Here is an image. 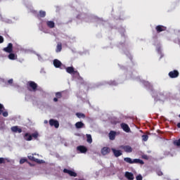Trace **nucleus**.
<instances>
[{
	"label": "nucleus",
	"mask_w": 180,
	"mask_h": 180,
	"mask_svg": "<svg viewBox=\"0 0 180 180\" xmlns=\"http://www.w3.org/2000/svg\"><path fill=\"white\" fill-rule=\"evenodd\" d=\"M124 161H125V162H127V163H129V164L144 165V162L142 160H140V159H134V160H132L130 158H124Z\"/></svg>",
	"instance_id": "1"
},
{
	"label": "nucleus",
	"mask_w": 180,
	"mask_h": 180,
	"mask_svg": "<svg viewBox=\"0 0 180 180\" xmlns=\"http://www.w3.org/2000/svg\"><path fill=\"white\" fill-rule=\"evenodd\" d=\"M27 86L31 88L32 91H37V87H38V84L37 83H35L33 81H29L27 84ZM28 88V89L30 91H31V89Z\"/></svg>",
	"instance_id": "2"
},
{
	"label": "nucleus",
	"mask_w": 180,
	"mask_h": 180,
	"mask_svg": "<svg viewBox=\"0 0 180 180\" xmlns=\"http://www.w3.org/2000/svg\"><path fill=\"white\" fill-rule=\"evenodd\" d=\"M3 51L9 53H12L13 51V45L12 43L8 44L7 46L3 49Z\"/></svg>",
	"instance_id": "3"
},
{
	"label": "nucleus",
	"mask_w": 180,
	"mask_h": 180,
	"mask_svg": "<svg viewBox=\"0 0 180 180\" xmlns=\"http://www.w3.org/2000/svg\"><path fill=\"white\" fill-rule=\"evenodd\" d=\"M49 123L51 127H54L56 129L60 126L59 122L53 119L49 120Z\"/></svg>",
	"instance_id": "4"
},
{
	"label": "nucleus",
	"mask_w": 180,
	"mask_h": 180,
	"mask_svg": "<svg viewBox=\"0 0 180 180\" xmlns=\"http://www.w3.org/2000/svg\"><path fill=\"white\" fill-rule=\"evenodd\" d=\"M65 70L69 74H73V75L79 74L77 70H75V68L73 67H68L65 68Z\"/></svg>",
	"instance_id": "5"
},
{
	"label": "nucleus",
	"mask_w": 180,
	"mask_h": 180,
	"mask_svg": "<svg viewBox=\"0 0 180 180\" xmlns=\"http://www.w3.org/2000/svg\"><path fill=\"white\" fill-rule=\"evenodd\" d=\"M179 72L176 70L170 71V72L169 73V77H170V78H176L179 77Z\"/></svg>",
	"instance_id": "6"
},
{
	"label": "nucleus",
	"mask_w": 180,
	"mask_h": 180,
	"mask_svg": "<svg viewBox=\"0 0 180 180\" xmlns=\"http://www.w3.org/2000/svg\"><path fill=\"white\" fill-rule=\"evenodd\" d=\"M155 29L156 30V32L161 33V32H165V30H167V27H165L163 25H158Z\"/></svg>",
	"instance_id": "7"
},
{
	"label": "nucleus",
	"mask_w": 180,
	"mask_h": 180,
	"mask_svg": "<svg viewBox=\"0 0 180 180\" xmlns=\"http://www.w3.org/2000/svg\"><path fill=\"white\" fill-rule=\"evenodd\" d=\"M121 128L127 133H129L131 131L130 127L126 123H121Z\"/></svg>",
	"instance_id": "8"
},
{
	"label": "nucleus",
	"mask_w": 180,
	"mask_h": 180,
	"mask_svg": "<svg viewBox=\"0 0 180 180\" xmlns=\"http://www.w3.org/2000/svg\"><path fill=\"white\" fill-rule=\"evenodd\" d=\"M63 172L64 173L68 174L70 176H75L76 177L77 176V174L72 170H69L67 169H63Z\"/></svg>",
	"instance_id": "9"
},
{
	"label": "nucleus",
	"mask_w": 180,
	"mask_h": 180,
	"mask_svg": "<svg viewBox=\"0 0 180 180\" xmlns=\"http://www.w3.org/2000/svg\"><path fill=\"white\" fill-rule=\"evenodd\" d=\"M11 131L14 132V133H19L20 134L22 130L20 127H19L18 126H13L11 128Z\"/></svg>",
	"instance_id": "10"
},
{
	"label": "nucleus",
	"mask_w": 180,
	"mask_h": 180,
	"mask_svg": "<svg viewBox=\"0 0 180 180\" xmlns=\"http://www.w3.org/2000/svg\"><path fill=\"white\" fill-rule=\"evenodd\" d=\"M53 64L54 67L56 68H59L63 65L61 61H60L58 59H54L53 60Z\"/></svg>",
	"instance_id": "11"
},
{
	"label": "nucleus",
	"mask_w": 180,
	"mask_h": 180,
	"mask_svg": "<svg viewBox=\"0 0 180 180\" xmlns=\"http://www.w3.org/2000/svg\"><path fill=\"white\" fill-rule=\"evenodd\" d=\"M110 153V148L104 147V148H101V154H103V155H106Z\"/></svg>",
	"instance_id": "12"
},
{
	"label": "nucleus",
	"mask_w": 180,
	"mask_h": 180,
	"mask_svg": "<svg viewBox=\"0 0 180 180\" xmlns=\"http://www.w3.org/2000/svg\"><path fill=\"white\" fill-rule=\"evenodd\" d=\"M111 150H112V153H114V155L117 158L122 155V153L120 150H116L115 148H111Z\"/></svg>",
	"instance_id": "13"
},
{
	"label": "nucleus",
	"mask_w": 180,
	"mask_h": 180,
	"mask_svg": "<svg viewBox=\"0 0 180 180\" xmlns=\"http://www.w3.org/2000/svg\"><path fill=\"white\" fill-rule=\"evenodd\" d=\"M46 15V11H39V14L36 15V18H37V19H41V18H45Z\"/></svg>",
	"instance_id": "14"
},
{
	"label": "nucleus",
	"mask_w": 180,
	"mask_h": 180,
	"mask_svg": "<svg viewBox=\"0 0 180 180\" xmlns=\"http://www.w3.org/2000/svg\"><path fill=\"white\" fill-rule=\"evenodd\" d=\"M77 150L80 151L82 153H86L88 150L87 148L84 146H77Z\"/></svg>",
	"instance_id": "15"
},
{
	"label": "nucleus",
	"mask_w": 180,
	"mask_h": 180,
	"mask_svg": "<svg viewBox=\"0 0 180 180\" xmlns=\"http://www.w3.org/2000/svg\"><path fill=\"white\" fill-rule=\"evenodd\" d=\"M8 53H9V54L8 55V59L12 60L18 59V56H17V54H15V53H12V52Z\"/></svg>",
	"instance_id": "16"
},
{
	"label": "nucleus",
	"mask_w": 180,
	"mask_h": 180,
	"mask_svg": "<svg viewBox=\"0 0 180 180\" xmlns=\"http://www.w3.org/2000/svg\"><path fill=\"white\" fill-rule=\"evenodd\" d=\"M125 177L128 179V180H134V176L131 172H125Z\"/></svg>",
	"instance_id": "17"
},
{
	"label": "nucleus",
	"mask_w": 180,
	"mask_h": 180,
	"mask_svg": "<svg viewBox=\"0 0 180 180\" xmlns=\"http://www.w3.org/2000/svg\"><path fill=\"white\" fill-rule=\"evenodd\" d=\"M122 149L127 153H131L133 151V148L130 146H124Z\"/></svg>",
	"instance_id": "18"
},
{
	"label": "nucleus",
	"mask_w": 180,
	"mask_h": 180,
	"mask_svg": "<svg viewBox=\"0 0 180 180\" xmlns=\"http://www.w3.org/2000/svg\"><path fill=\"white\" fill-rule=\"evenodd\" d=\"M46 25L49 29H53L55 27V22L53 21H46Z\"/></svg>",
	"instance_id": "19"
},
{
	"label": "nucleus",
	"mask_w": 180,
	"mask_h": 180,
	"mask_svg": "<svg viewBox=\"0 0 180 180\" xmlns=\"http://www.w3.org/2000/svg\"><path fill=\"white\" fill-rule=\"evenodd\" d=\"M75 126L77 129H81L85 127V124L82 122H77L76 124H75Z\"/></svg>",
	"instance_id": "20"
},
{
	"label": "nucleus",
	"mask_w": 180,
	"mask_h": 180,
	"mask_svg": "<svg viewBox=\"0 0 180 180\" xmlns=\"http://www.w3.org/2000/svg\"><path fill=\"white\" fill-rule=\"evenodd\" d=\"M108 136L110 137V140H115L116 136V132L115 131H110V134H108Z\"/></svg>",
	"instance_id": "21"
},
{
	"label": "nucleus",
	"mask_w": 180,
	"mask_h": 180,
	"mask_svg": "<svg viewBox=\"0 0 180 180\" xmlns=\"http://www.w3.org/2000/svg\"><path fill=\"white\" fill-rule=\"evenodd\" d=\"M23 138H24V139H25V141H28L32 140V136H31V134H30L29 133H25V134H24V136H23Z\"/></svg>",
	"instance_id": "22"
},
{
	"label": "nucleus",
	"mask_w": 180,
	"mask_h": 180,
	"mask_svg": "<svg viewBox=\"0 0 180 180\" xmlns=\"http://www.w3.org/2000/svg\"><path fill=\"white\" fill-rule=\"evenodd\" d=\"M62 51V44L60 42L58 43L56 45V52L58 53Z\"/></svg>",
	"instance_id": "23"
},
{
	"label": "nucleus",
	"mask_w": 180,
	"mask_h": 180,
	"mask_svg": "<svg viewBox=\"0 0 180 180\" xmlns=\"http://www.w3.org/2000/svg\"><path fill=\"white\" fill-rule=\"evenodd\" d=\"M28 159L31 161L39 162V159L35 158L33 155L27 156Z\"/></svg>",
	"instance_id": "24"
},
{
	"label": "nucleus",
	"mask_w": 180,
	"mask_h": 180,
	"mask_svg": "<svg viewBox=\"0 0 180 180\" xmlns=\"http://www.w3.org/2000/svg\"><path fill=\"white\" fill-rule=\"evenodd\" d=\"M76 116H77V117L79 118H85L86 116L84 113H81V112H77L76 113Z\"/></svg>",
	"instance_id": "25"
},
{
	"label": "nucleus",
	"mask_w": 180,
	"mask_h": 180,
	"mask_svg": "<svg viewBox=\"0 0 180 180\" xmlns=\"http://www.w3.org/2000/svg\"><path fill=\"white\" fill-rule=\"evenodd\" d=\"M30 136H31L32 139V138L37 139L39 136V134H38V132H34V133H32V134H30Z\"/></svg>",
	"instance_id": "26"
},
{
	"label": "nucleus",
	"mask_w": 180,
	"mask_h": 180,
	"mask_svg": "<svg viewBox=\"0 0 180 180\" xmlns=\"http://www.w3.org/2000/svg\"><path fill=\"white\" fill-rule=\"evenodd\" d=\"M86 136L87 137V142H89V143H92V136L91 134H87L86 135Z\"/></svg>",
	"instance_id": "27"
},
{
	"label": "nucleus",
	"mask_w": 180,
	"mask_h": 180,
	"mask_svg": "<svg viewBox=\"0 0 180 180\" xmlns=\"http://www.w3.org/2000/svg\"><path fill=\"white\" fill-rule=\"evenodd\" d=\"M108 84L116 86V85H117V83L115 80H111V81L108 82Z\"/></svg>",
	"instance_id": "28"
},
{
	"label": "nucleus",
	"mask_w": 180,
	"mask_h": 180,
	"mask_svg": "<svg viewBox=\"0 0 180 180\" xmlns=\"http://www.w3.org/2000/svg\"><path fill=\"white\" fill-rule=\"evenodd\" d=\"M111 123H112V124H117V123H120V122L117 119H112L111 120Z\"/></svg>",
	"instance_id": "29"
},
{
	"label": "nucleus",
	"mask_w": 180,
	"mask_h": 180,
	"mask_svg": "<svg viewBox=\"0 0 180 180\" xmlns=\"http://www.w3.org/2000/svg\"><path fill=\"white\" fill-rule=\"evenodd\" d=\"M148 139V135H146V134L142 135V140H143V141H147Z\"/></svg>",
	"instance_id": "30"
},
{
	"label": "nucleus",
	"mask_w": 180,
	"mask_h": 180,
	"mask_svg": "<svg viewBox=\"0 0 180 180\" xmlns=\"http://www.w3.org/2000/svg\"><path fill=\"white\" fill-rule=\"evenodd\" d=\"M56 97L57 98H60L62 97V93L61 92H57L56 93Z\"/></svg>",
	"instance_id": "31"
},
{
	"label": "nucleus",
	"mask_w": 180,
	"mask_h": 180,
	"mask_svg": "<svg viewBox=\"0 0 180 180\" xmlns=\"http://www.w3.org/2000/svg\"><path fill=\"white\" fill-rule=\"evenodd\" d=\"M173 143H174V145H176L177 146H180V139H179V140L174 141V142H173Z\"/></svg>",
	"instance_id": "32"
},
{
	"label": "nucleus",
	"mask_w": 180,
	"mask_h": 180,
	"mask_svg": "<svg viewBox=\"0 0 180 180\" xmlns=\"http://www.w3.org/2000/svg\"><path fill=\"white\" fill-rule=\"evenodd\" d=\"M27 162V160L26 158H22L20 160V164H23Z\"/></svg>",
	"instance_id": "33"
},
{
	"label": "nucleus",
	"mask_w": 180,
	"mask_h": 180,
	"mask_svg": "<svg viewBox=\"0 0 180 180\" xmlns=\"http://www.w3.org/2000/svg\"><path fill=\"white\" fill-rule=\"evenodd\" d=\"M2 115L5 117H8V112L7 111H3L2 112Z\"/></svg>",
	"instance_id": "34"
},
{
	"label": "nucleus",
	"mask_w": 180,
	"mask_h": 180,
	"mask_svg": "<svg viewBox=\"0 0 180 180\" xmlns=\"http://www.w3.org/2000/svg\"><path fill=\"white\" fill-rule=\"evenodd\" d=\"M136 180H143V176L141 174L136 176Z\"/></svg>",
	"instance_id": "35"
},
{
	"label": "nucleus",
	"mask_w": 180,
	"mask_h": 180,
	"mask_svg": "<svg viewBox=\"0 0 180 180\" xmlns=\"http://www.w3.org/2000/svg\"><path fill=\"white\" fill-rule=\"evenodd\" d=\"M4 41V38L2 36H0V44Z\"/></svg>",
	"instance_id": "36"
},
{
	"label": "nucleus",
	"mask_w": 180,
	"mask_h": 180,
	"mask_svg": "<svg viewBox=\"0 0 180 180\" xmlns=\"http://www.w3.org/2000/svg\"><path fill=\"white\" fill-rule=\"evenodd\" d=\"M5 160L3 158H0V164L5 163Z\"/></svg>",
	"instance_id": "37"
},
{
	"label": "nucleus",
	"mask_w": 180,
	"mask_h": 180,
	"mask_svg": "<svg viewBox=\"0 0 180 180\" xmlns=\"http://www.w3.org/2000/svg\"><path fill=\"white\" fill-rule=\"evenodd\" d=\"M158 175L162 176L163 175L162 172V171H158Z\"/></svg>",
	"instance_id": "38"
},
{
	"label": "nucleus",
	"mask_w": 180,
	"mask_h": 180,
	"mask_svg": "<svg viewBox=\"0 0 180 180\" xmlns=\"http://www.w3.org/2000/svg\"><path fill=\"white\" fill-rule=\"evenodd\" d=\"M13 79H10L9 80H8V84H13Z\"/></svg>",
	"instance_id": "39"
},
{
	"label": "nucleus",
	"mask_w": 180,
	"mask_h": 180,
	"mask_svg": "<svg viewBox=\"0 0 180 180\" xmlns=\"http://www.w3.org/2000/svg\"><path fill=\"white\" fill-rule=\"evenodd\" d=\"M58 98H53V101H55V102H57V101H58Z\"/></svg>",
	"instance_id": "40"
},
{
	"label": "nucleus",
	"mask_w": 180,
	"mask_h": 180,
	"mask_svg": "<svg viewBox=\"0 0 180 180\" xmlns=\"http://www.w3.org/2000/svg\"><path fill=\"white\" fill-rule=\"evenodd\" d=\"M4 105L0 103V109H4Z\"/></svg>",
	"instance_id": "41"
},
{
	"label": "nucleus",
	"mask_w": 180,
	"mask_h": 180,
	"mask_svg": "<svg viewBox=\"0 0 180 180\" xmlns=\"http://www.w3.org/2000/svg\"><path fill=\"white\" fill-rule=\"evenodd\" d=\"M177 127L180 128V122L177 123Z\"/></svg>",
	"instance_id": "42"
},
{
	"label": "nucleus",
	"mask_w": 180,
	"mask_h": 180,
	"mask_svg": "<svg viewBox=\"0 0 180 180\" xmlns=\"http://www.w3.org/2000/svg\"><path fill=\"white\" fill-rule=\"evenodd\" d=\"M2 112H3V110L0 109V115H1Z\"/></svg>",
	"instance_id": "43"
},
{
	"label": "nucleus",
	"mask_w": 180,
	"mask_h": 180,
	"mask_svg": "<svg viewBox=\"0 0 180 180\" xmlns=\"http://www.w3.org/2000/svg\"><path fill=\"white\" fill-rule=\"evenodd\" d=\"M44 123H48V121L47 120H44Z\"/></svg>",
	"instance_id": "44"
},
{
	"label": "nucleus",
	"mask_w": 180,
	"mask_h": 180,
	"mask_svg": "<svg viewBox=\"0 0 180 180\" xmlns=\"http://www.w3.org/2000/svg\"><path fill=\"white\" fill-rule=\"evenodd\" d=\"M179 117H180V114L179 115Z\"/></svg>",
	"instance_id": "45"
},
{
	"label": "nucleus",
	"mask_w": 180,
	"mask_h": 180,
	"mask_svg": "<svg viewBox=\"0 0 180 180\" xmlns=\"http://www.w3.org/2000/svg\"><path fill=\"white\" fill-rule=\"evenodd\" d=\"M79 180H83V179H79Z\"/></svg>",
	"instance_id": "46"
}]
</instances>
